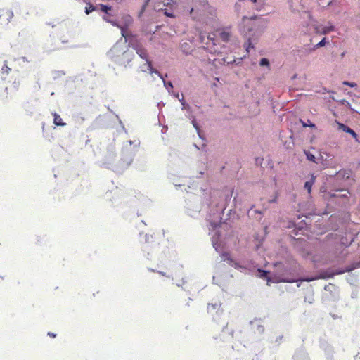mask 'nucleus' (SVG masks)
I'll return each mask as SVG.
<instances>
[{"label":"nucleus","mask_w":360,"mask_h":360,"mask_svg":"<svg viewBox=\"0 0 360 360\" xmlns=\"http://www.w3.org/2000/svg\"><path fill=\"white\" fill-rule=\"evenodd\" d=\"M242 58H238L237 60H234L233 62L236 63L237 65L240 64L241 63Z\"/></svg>","instance_id":"nucleus-51"},{"label":"nucleus","mask_w":360,"mask_h":360,"mask_svg":"<svg viewBox=\"0 0 360 360\" xmlns=\"http://www.w3.org/2000/svg\"><path fill=\"white\" fill-rule=\"evenodd\" d=\"M84 3H85L86 4H89V3L91 2L90 0H82Z\"/></svg>","instance_id":"nucleus-54"},{"label":"nucleus","mask_w":360,"mask_h":360,"mask_svg":"<svg viewBox=\"0 0 360 360\" xmlns=\"http://www.w3.org/2000/svg\"><path fill=\"white\" fill-rule=\"evenodd\" d=\"M342 105L346 106L347 108H348L352 112H355V113H359L360 114L357 110H354L352 106H351V104L349 103V101H347V100L345 99H342L339 101Z\"/></svg>","instance_id":"nucleus-27"},{"label":"nucleus","mask_w":360,"mask_h":360,"mask_svg":"<svg viewBox=\"0 0 360 360\" xmlns=\"http://www.w3.org/2000/svg\"><path fill=\"white\" fill-rule=\"evenodd\" d=\"M127 42L128 48H132V50L139 47L141 46V43L138 39V36L136 34H133L131 32H127Z\"/></svg>","instance_id":"nucleus-7"},{"label":"nucleus","mask_w":360,"mask_h":360,"mask_svg":"<svg viewBox=\"0 0 360 360\" xmlns=\"http://www.w3.org/2000/svg\"><path fill=\"white\" fill-rule=\"evenodd\" d=\"M165 15L168 17H174V14L172 13H169V12H165Z\"/></svg>","instance_id":"nucleus-49"},{"label":"nucleus","mask_w":360,"mask_h":360,"mask_svg":"<svg viewBox=\"0 0 360 360\" xmlns=\"http://www.w3.org/2000/svg\"><path fill=\"white\" fill-rule=\"evenodd\" d=\"M266 26V20L262 18L253 16L250 19L249 24L247 25V32L245 37L247 41L245 43L246 51L250 53V49H254L259 36Z\"/></svg>","instance_id":"nucleus-3"},{"label":"nucleus","mask_w":360,"mask_h":360,"mask_svg":"<svg viewBox=\"0 0 360 360\" xmlns=\"http://www.w3.org/2000/svg\"><path fill=\"white\" fill-rule=\"evenodd\" d=\"M294 360H309L307 353L303 349H298L293 356Z\"/></svg>","instance_id":"nucleus-13"},{"label":"nucleus","mask_w":360,"mask_h":360,"mask_svg":"<svg viewBox=\"0 0 360 360\" xmlns=\"http://www.w3.org/2000/svg\"><path fill=\"white\" fill-rule=\"evenodd\" d=\"M150 0H145L142 7H141V11H139V18H140L141 16V15L144 13L145 10H146V6H148V3L150 2Z\"/></svg>","instance_id":"nucleus-34"},{"label":"nucleus","mask_w":360,"mask_h":360,"mask_svg":"<svg viewBox=\"0 0 360 360\" xmlns=\"http://www.w3.org/2000/svg\"><path fill=\"white\" fill-rule=\"evenodd\" d=\"M336 196H337V195H336V194H335V193H332V194H330V197H331V198H335V197H336Z\"/></svg>","instance_id":"nucleus-57"},{"label":"nucleus","mask_w":360,"mask_h":360,"mask_svg":"<svg viewBox=\"0 0 360 360\" xmlns=\"http://www.w3.org/2000/svg\"><path fill=\"white\" fill-rule=\"evenodd\" d=\"M305 155H306V158L307 160L309 161H311V162H313L314 163H317V161L316 160H318V158H316L314 155H313L311 153H310L309 150H304V151Z\"/></svg>","instance_id":"nucleus-25"},{"label":"nucleus","mask_w":360,"mask_h":360,"mask_svg":"<svg viewBox=\"0 0 360 360\" xmlns=\"http://www.w3.org/2000/svg\"><path fill=\"white\" fill-rule=\"evenodd\" d=\"M333 271L330 270V269H327V270L323 271L317 276V278L328 279L330 278H333Z\"/></svg>","instance_id":"nucleus-15"},{"label":"nucleus","mask_w":360,"mask_h":360,"mask_svg":"<svg viewBox=\"0 0 360 360\" xmlns=\"http://www.w3.org/2000/svg\"><path fill=\"white\" fill-rule=\"evenodd\" d=\"M133 144L132 141H129V146H126L125 147H131V145Z\"/></svg>","instance_id":"nucleus-53"},{"label":"nucleus","mask_w":360,"mask_h":360,"mask_svg":"<svg viewBox=\"0 0 360 360\" xmlns=\"http://www.w3.org/2000/svg\"><path fill=\"white\" fill-rule=\"evenodd\" d=\"M326 44V38L323 37L318 44H316L312 49H309V51H314L316 49L324 46Z\"/></svg>","instance_id":"nucleus-29"},{"label":"nucleus","mask_w":360,"mask_h":360,"mask_svg":"<svg viewBox=\"0 0 360 360\" xmlns=\"http://www.w3.org/2000/svg\"><path fill=\"white\" fill-rule=\"evenodd\" d=\"M300 121L302 123V126L304 127H309L310 128H315L316 127L315 124L311 122L309 120H307V122H309V125H307V124L304 122H303L302 120H300Z\"/></svg>","instance_id":"nucleus-39"},{"label":"nucleus","mask_w":360,"mask_h":360,"mask_svg":"<svg viewBox=\"0 0 360 360\" xmlns=\"http://www.w3.org/2000/svg\"><path fill=\"white\" fill-rule=\"evenodd\" d=\"M263 161V158L260 157H257L255 158V164L257 165H261Z\"/></svg>","instance_id":"nucleus-43"},{"label":"nucleus","mask_w":360,"mask_h":360,"mask_svg":"<svg viewBox=\"0 0 360 360\" xmlns=\"http://www.w3.org/2000/svg\"><path fill=\"white\" fill-rule=\"evenodd\" d=\"M134 154V150L131 147H123L120 160L118 164L113 166L112 170L117 173L123 172L132 162Z\"/></svg>","instance_id":"nucleus-5"},{"label":"nucleus","mask_w":360,"mask_h":360,"mask_svg":"<svg viewBox=\"0 0 360 360\" xmlns=\"http://www.w3.org/2000/svg\"><path fill=\"white\" fill-rule=\"evenodd\" d=\"M193 11V8H191V11H190V13L191 14Z\"/></svg>","instance_id":"nucleus-64"},{"label":"nucleus","mask_w":360,"mask_h":360,"mask_svg":"<svg viewBox=\"0 0 360 360\" xmlns=\"http://www.w3.org/2000/svg\"><path fill=\"white\" fill-rule=\"evenodd\" d=\"M148 65V70L150 74H156L158 75L162 80H164V76L156 69L153 67L152 62L149 60L146 62Z\"/></svg>","instance_id":"nucleus-16"},{"label":"nucleus","mask_w":360,"mask_h":360,"mask_svg":"<svg viewBox=\"0 0 360 360\" xmlns=\"http://www.w3.org/2000/svg\"><path fill=\"white\" fill-rule=\"evenodd\" d=\"M124 21V25H121L120 29L121 30L122 37L124 38L125 42H127V32H128L127 29L129 26L132 23L133 19L129 15H124L122 18Z\"/></svg>","instance_id":"nucleus-8"},{"label":"nucleus","mask_w":360,"mask_h":360,"mask_svg":"<svg viewBox=\"0 0 360 360\" xmlns=\"http://www.w3.org/2000/svg\"><path fill=\"white\" fill-rule=\"evenodd\" d=\"M97 6L99 7L101 11L103 12V13H105L106 15H111V14L110 13V11L112 8L111 6L99 4L98 5H97Z\"/></svg>","instance_id":"nucleus-20"},{"label":"nucleus","mask_w":360,"mask_h":360,"mask_svg":"<svg viewBox=\"0 0 360 360\" xmlns=\"http://www.w3.org/2000/svg\"><path fill=\"white\" fill-rule=\"evenodd\" d=\"M273 274L276 277V283L297 282L294 277L298 274V264L296 262H276L274 264Z\"/></svg>","instance_id":"nucleus-2"},{"label":"nucleus","mask_w":360,"mask_h":360,"mask_svg":"<svg viewBox=\"0 0 360 360\" xmlns=\"http://www.w3.org/2000/svg\"><path fill=\"white\" fill-rule=\"evenodd\" d=\"M341 174H341V172H340V171H339V172H336V175H341Z\"/></svg>","instance_id":"nucleus-60"},{"label":"nucleus","mask_w":360,"mask_h":360,"mask_svg":"<svg viewBox=\"0 0 360 360\" xmlns=\"http://www.w3.org/2000/svg\"><path fill=\"white\" fill-rule=\"evenodd\" d=\"M119 122H120V124L122 126V127L124 128L122 121L120 120H119Z\"/></svg>","instance_id":"nucleus-61"},{"label":"nucleus","mask_w":360,"mask_h":360,"mask_svg":"<svg viewBox=\"0 0 360 360\" xmlns=\"http://www.w3.org/2000/svg\"><path fill=\"white\" fill-rule=\"evenodd\" d=\"M192 124H193V127L196 129L199 137L200 139H203L204 138L201 135V131H200V126H199V124H198L197 121L195 119L192 120Z\"/></svg>","instance_id":"nucleus-31"},{"label":"nucleus","mask_w":360,"mask_h":360,"mask_svg":"<svg viewBox=\"0 0 360 360\" xmlns=\"http://www.w3.org/2000/svg\"><path fill=\"white\" fill-rule=\"evenodd\" d=\"M349 176H350V172H346L345 171L343 172V174H342V177L344 179H349Z\"/></svg>","instance_id":"nucleus-44"},{"label":"nucleus","mask_w":360,"mask_h":360,"mask_svg":"<svg viewBox=\"0 0 360 360\" xmlns=\"http://www.w3.org/2000/svg\"><path fill=\"white\" fill-rule=\"evenodd\" d=\"M333 271V276L335 275H340V274H343L346 273L344 268H338Z\"/></svg>","instance_id":"nucleus-35"},{"label":"nucleus","mask_w":360,"mask_h":360,"mask_svg":"<svg viewBox=\"0 0 360 360\" xmlns=\"http://www.w3.org/2000/svg\"><path fill=\"white\" fill-rule=\"evenodd\" d=\"M98 6H94L91 2L89 3V4H86V6L85 7L84 12L86 15H89L91 12L97 11Z\"/></svg>","instance_id":"nucleus-24"},{"label":"nucleus","mask_w":360,"mask_h":360,"mask_svg":"<svg viewBox=\"0 0 360 360\" xmlns=\"http://www.w3.org/2000/svg\"><path fill=\"white\" fill-rule=\"evenodd\" d=\"M158 274H160L162 276H166V274L163 271H158Z\"/></svg>","instance_id":"nucleus-55"},{"label":"nucleus","mask_w":360,"mask_h":360,"mask_svg":"<svg viewBox=\"0 0 360 360\" xmlns=\"http://www.w3.org/2000/svg\"><path fill=\"white\" fill-rule=\"evenodd\" d=\"M55 73L56 74L57 77H60L61 75H65V72L63 70L56 71Z\"/></svg>","instance_id":"nucleus-46"},{"label":"nucleus","mask_w":360,"mask_h":360,"mask_svg":"<svg viewBox=\"0 0 360 360\" xmlns=\"http://www.w3.org/2000/svg\"><path fill=\"white\" fill-rule=\"evenodd\" d=\"M6 61L4 62V65L2 67L1 70H2L3 73L8 74L9 72L11 71V68L9 67H8V65H6Z\"/></svg>","instance_id":"nucleus-40"},{"label":"nucleus","mask_w":360,"mask_h":360,"mask_svg":"<svg viewBox=\"0 0 360 360\" xmlns=\"http://www.w3.org/2000/svg\"><path fill=\"white\" fill-rule=\"evenodd\" d=\"M316 278H317V277H316V278H314V277H309V276H307V277H304V278H300V279H299V280L297 279V282H298V281H307V282H310V281H314V280H315V279H316Z\"/></svg>","instance_id":"nucleus-41"},{"label":"nucleus","mask_w":360,"mask_h":360,"mask_svg":"<svg viewBox=\"0 0 360 360\" xmlns=\"http://www.w3.org/2000/svg\"><path fill=\"white\" fill-rule=\"evenodd\" d=\"M221 304H218L217 303L214 304H208L207 305V311L208 312H211L212 310L217 309V313H219Z\"/></svg>","instance_id":"nucleus-28"},{"label":"nucleus","mask_w":360,"mask_h":360,"mask_svg":"<svg viewBox=\"0 0 360 360\" xmlns=\"http://www.w3.org/2000/svg\"><path fill=\"white\" fill-rule=\"evenodd\" d=\"M136 51V53L140 58L145 60L146 62L147 60H149L148 58V53L146 49L143 47V45L140 46L139 47L134 49Z\"/></svg>","instance_id":"nucleus-14"},{"label":"nucleus","mask_w":360,"mask_h":360,"mask_svg":"<svg viewBox=\"0 0 360 360\" xmlns=\"http://www.w3.org/2000/svg\"><path fill=\"white\" fill-rule=\"evenodd\" d=\"M334 30V26H330L326 28V32H330Z\"/></svg>","instance_id":"nucleus-48"},{"label":"nucleus","mask_w":360,"mask_h":360,"mask_svg":"<svg viewBox=\"0 0 360 360\" xmlns=\"http://www.w3.org/2000/svg\"><path fill=\"white\" fill-rule=\"evenodd\" d=\"M181 104L182 105V110H190V105L185 101L184 96L181 98H179Z\"/></svg>","instance_id":"nucleus-32"},{"label":"nucleus","mask_w":360,"mask_h":360,"mask_svg":"<svg viewBox=\"0 0 360 360\" xmlns=\"http://www.w3.org/2000/svg\"><path fill=\"white\" fill-rule=\"evenodd\" d=\"M102 18L103 20H105L107 22L110 23L114 27H116L118 28L121 27V25L116 20H112L106 15H103L102 17Z\"/></svg>","instance_id":"nucleus-22"},{"label":"nucleus","mask_w":360,"mask_h":360,"mask_svg":"<svg viewBox=\"0 0 360 360\" xmlns=\"http://www.w3.org/2000/svg\"><path fill=\"white\" fill-rule=\"evenodd\" d=\"M48 335H49L50 337H52V338H55L56 336V334L51 333V332H49Z\"/></svg>","instance_id":"nucleus-50"},{"label":"nucleus","mask_w":360,"mask_h":360,"mask_svg":"<svg viewBox=\"0 0 360 360\" xmlns=\"http://www.w3.org/2000/svg\"><path fill=\"white\" fill-rule=\"evenodd\" d=\"M342 84L345 86H350V87H356L357 86L356 83L355 82H348V81H344L342 82Z\"/></svg>","instance_id":"nucleus-42"},{"label":"nucleus","mask_w":360,"mask_h":360,"mask_svg":"<svg viewBox=\"0 0 360 360\" xmlns=\"http://www.w3.org/2000/svg\"><path fill=\"white\" fill-rule=\"evenodd\" d=\"M326 242L328 245L326 250L331 255L334 259L339 262L345 259L347 256V252L344 253L343 246L349 247L353 242L352 239L349 243L347 241V238H342L341 241L337 240V235L334 233H329L326 236Z\"/></svg>","instance_id":"nucleus-4"},{"label":"nucleus","mask_w":360,"mask_h":360,"mask_svg":"<svg viewBox=\"0 0 360 360\" xmlns=\"http://www.w3.org/2000/svg\"><path fill=\"white\" fill-rule=\"evenodd\" d=\"M174 96L176 98H179V94H178V93H176V94H174Z\"/></svg>","instance_id":"nucleus-59"},{"label":"nucleus","mask_w":360,"mask_h":360,"mask_svg":"<svg viewBox=\"0 0 360 360\" xmlns=\"http://www.w3.org/2000/svg\"><path fill=\"white\" fill-rule=\"evenodd\" d=\"M53 123L55 125L61 126V127H64L66 125V123H65L63 121L62 118L58 113L53 112Z\"/></svg>","instance_id":"nucleus-19"},{"label":"nucleus","mask_w":360,"mask_h":360,"mask_svg":"<svg viewBox=\"0 0 360 360\" xmlns=\"http://www.w3.org/2000/svg\"><path fill=\"white\" fill-rule=\"evenodd\" d=\"M316 179V176L314 174H311L310 179L304 183V188L307 191L308 194H311V188L315 183Z\"/></svg>","instance_id":"nucleus-12"},{"label":"nucleus","mask_w":360,"mask_h":360,"mask_svg":"<svg viewBox=\"0 0 360 360\" xmlns=\"http://www.w3.org/2000/svg\"><path fill=\"white\" fill-rule=\"evenodd\" d=\"M344 269H345V271L346 272L349 273V272H351L352 271H353V270L356 269V268L355 264H354V263H352V264H349V265H348V266H345Z\"/></svg>","instance_id":"nucleus-36"},{"label":"nucleus","mask_w":360,"mask_h":360,"mask_svg":"<svg viewBox=\"0 0 360 360\" xmlns=\"http://www.w3.org/2000/svg\"><path fill=\"white\" fill-rule=\"evenodd\" d=\"M153 238L152 236H150L149 235L146 234V236H145L146 243H148L150 240V238Z\"/></svg>","instance_id":"nucleus-47"},{"label":"nucleus","mask_w":360,"mask_h":360,"mask_svg":"<svg viewBox=\"0 0 360 360\" xmlns=\"http://www.w3.org/2000/svg\"><path fill=\"white\" fill-rule=\"evenodd\" d=\"M212 246L214 248V250L217 252H221V250H222L223 247L221 245V242L219 241V238H215L214 236L212 238Z\"/></svg>","instance_id":"nucleus-18"},{"label":"nucleus","mask_w":360,"mask_h":360,"mask_svg":"<svg viewBox=\"0 0 360 360\" xmlns=\"http://www.w3.org/2000/svg\"><path fill=\"white\" fill-rule=\"evenodd\" d=\"M271 272L267 270H264L262 268H258L257 270V276L262 279H264L267 281V285H269L271 283H276V277L272 273V275H270Z\"/></svg>","instance_id":"nucleus-6"},{"label":"nucleus","mask_w":360,"mask_h":360,"mask_svg":"<svg viewBox=\"0 0 360 360\" xmlns=\"http://www.w3.org/2000/svg\"><path fill=\"white\" fill-rule=\"evenodd\" d=\"M356 268H360V261L354 262Z\"/></svg>","instance_id":"nucleus-52"},{"label":"nucleus","mask_w":360,"mask_h":360,"mask_svg":"<svg viewBox=\"0 0 360 360\" xmlns=\"http://www.w3.org/2000/svg\"><path fill=\"white\" fill-rule=\"evenodd\" d=\"M230 199H231V197L229 195H227L226 197V201L230 200Z\"/></svg>","instance_id":"nucleus-56"},{"label":"nucleus","mask_w":360,"mask_h":360,"mask_svg":"<svg viewBox=\"0 0 360 360\" xmlns=\"http://www.w3.org/2000/svg\"><path fill=\"white\" fill-rule=\"evenodd\" d=\"M226 327H227V323L225 326H223V329L222 330H224V328H226Z\"/></svg>","instance_id":"nucleus-63"},{"label":"nucleus","mask_w":360,"mask_h":360,"mask_svg":"<svg viewBox=\"0 0 360 360\" xmlns=\"http://www.w3.org/2000/svg\"><path fill=\"white\" fill-rule=\"evenodd\" d=\"M165 77H167V75L166 74ZM163 81V83H164V86L166 88V89L168 91V92H170V91L173 89V84H172V82L171 81H165V79H164Z\"/></svg>","instance_id":"nucleus-30"},{"label":"nucleus","mask_w":360,"mask_h":360,"mask_svg":"<svg viewBox=\"0 0 360 360\" xmlns=\"http://www.w3.org/2000/svg\"><path fill=\"white\" fill-rule=\"evenodd\" d=\"M337 123L338 124L339 129H342L344 132L349 134L353 138L356 139L357 134L352 129H351L349 126H347L343 123H340L339 122H337Z\"/></svg>","instance_id":"nucleus-11"},{"label":"nucleus","mask_w":360,"mask_h":360,"mask_svg":"<svg viewBox=\"0 0 360 360\" xmlns=\"http://www.w3.org/2000/svg\"><path fill=\"white\" fill-rule=\"evenodd\" d=\"M116 158V153L115 151L112 149H108L107 151V154L105 156L103 164L106 165V167L110 168L112 170L113 166L115 165H113V162L115 160Z\"/></svg>","instance_id":"nucleus-9"},{"label":"nucleus","mask_w":360,"mask_h":360,"mask_svg":"<svg viewBox=\"0 0 360 360\" xmlns=\"http://www.w3.org/2000/svg\"><path fill=\"white\" fill-rule=\"evenodd\" d=\"M250 325L254 333L262 335L264 333V326L259 323V320L250 321Z\"/></svg>","instance_id":"nucleus-10"},{"label":"nucleus","mask_w":360,"mask_h":360,"mask_svg":"<svg viewBox=\"0 0 360 360\" xmlns=\"http://www.w3.org/2000/svg\"><path fill=\"white\" fill-rule=\"evenodd\" d=\"M148 65V70L150 74H156L158 75L162 80H164V76L156 69L153 67L152 62L149 60L146 62Z\"/></svg>","instance_id":"nucleus-17"},{"label":"nucleus","mask_w":360,"mask_h":360,"mask_svg":"<svg viewBox=\"0 0 360 360\" xmlns=\"http://www.w3.org/2000/svg\"><path fill=\"white\" fill-rule=\"evenodd\" d=\"M255 240H256L257 242V243L255 244V249L257 250H259V247L262 245L264 239L259 238V236L257 235L255 238Z\"/></svg>","instance_id":"nucleus-33"},{"label":"nucleus","mask_w":360,"mask_h":360,"mask_svg":"<svg viewBox=\"0 0 360 360\" xmlns=\"http://www.w3.org/2000/svg\"><path fill=\"white\" fill-rule=\"evenodd\" d=\"M259 65L261 66H269V60L266 58H261L259 61Z\"/></svg>","instance_id":"nucleus-37"},{"label":"nucleus","mask_w":360,"mask_h":360,"mask_svg":"<svg viewBox=\"0 0 360 360\" xmlns=\"http://www.w3.org/2000/svg\"><path fill=\"white\" fill-rule=\"evenodd\" d=\"M324 289H325L326 290H328V285H326V286L324 287Z\"/></svg>","instance_id":"nucleus-62"},{"label":"nucleus","mask_w":360,"mask_h":360,"mask_svg":"<svg viewBox=\"0 0 360 360\" xmlns=\"http://www.w3.org/2000/svg\"><path fill=\"white\" fill-rule=\"evenodd\" d=\"M221 257L223 261L227 262L229 264L233 265V260L231 258V256L229 252H223L221 253Z\"/></svg>","instance_id":"nucleus-21"},{"label":"nucleus","mask_w":360,"mask_h":360,"mask_svg":"<svg viewBox=\"0 0 360 360\" xmlns=\"http://www.w3.org/2000/svg\"><path fill=\"white\" fill-rule=\"evenodd\" d=\"M127 43L121 38L107 53L108 57L112 61L124 68L129 65L135 56L134 51L128 48Z\"/></svg>","instance_id":"nucleus-1"},{"label":"nucleus","mask_w":360,"mask_h":360,"mask_svg":"<svg viewBox=\"0 0 360 360\" xmlns=\"http://www.w3.org/2000/svg\"><path fill=\"white\" fill-rule=\"evenodd\" d=\"M204 172H200V176H198V177H200L203 175Z\"/></svg>","instance_id":"nucleus-58"},{"label":"nucleus","mask_w":360,"mask_h":360,"mask_svg":"<svg viewBox=\"0 0 360 360\" xmlns=\"http://www.w3.org/2000/svg\"><path fill=\"white\" fill-rule=\"evenodd\" d=\"M318 160H321V164L322 165L323 168L333 167V163L332 162V161L323 159V157L322 155H321V157L319 158Z\"/></svg>","instance_id":"nucleus-23"},{"label":"nucleus","mask_w":360,"mask_h":360,"mask_svg":"<svg viewBox=\"0 0 360 360\" xmlns=\"http://www.w3.org/2000/svg\"><path fill=\"white\" fill-rule=\"evenodd\" d=\"M6 15L8 16V18L6 20V24H8L10 20L13 17V12L12 11H11V10H8V11H6Z\"/></svg>","instance_id":"nucleus-38"},{"label":"nucleus","mask_w":360,"mask_h":360,"mask_svg":"<svg viewBox=\"0 0 360 360\" xmlns=\"http://www.w3.org/2000/svg\"><path fill=\"white\" fill-rule=\"evenodd\" d=\"M283 335H280V336H278V337L276 339L275 342H276V343H277L278 345H279V344L281 343V340H283Z\"/></svg>","instance_id":"nucleus-45"},{"label":"nucleus","mask_w":360,"mask_h":360,"mask_svg":"<svg viewBox=\"0 0 360 360\" xmlns=\"http://www.w3.org/2000/svg\"><path fill=\"white\" fill-rule=\"evenodd\" d=\"M221 39L224 42H228L230 39L231 34L226 31H222L219 34Z\"/></svg>","instance_id":"nucleus-26"}]
</instances>
